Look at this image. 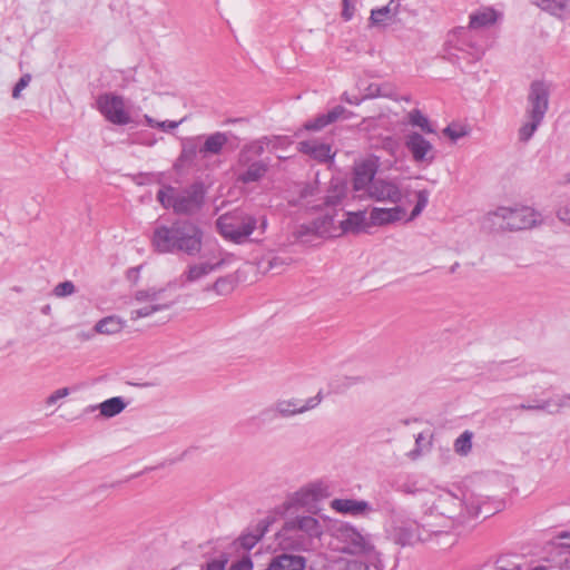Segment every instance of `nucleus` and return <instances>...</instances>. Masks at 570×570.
<instances>
[{"mask_svg":"<svg viewBox=\"0 0 570 570\" xmlns=\"http://www.w3.org/2000/svg\"><path fill=\"white\" fill-rule=\"evenodd\" d=\"M204 230L188 218L157 224L150 236L155 253L197 257L203 249Z\"/></svg>","mask_w":570,"mask_h":570,"instance_id":"obj_1","label":"nucleus"},{"mask_svg":"<svg viewBox=\"0 0 570 570\" xmlns=\"http://www.w3.org/2000/svg\"><path fill=\"white\" fill-rule=\"evenodd\" d=\"M207 188L200 180L194 181L183 189L166 186L157 193V200L165 209H173L174 214L193 217L198 215L206 203Z\"/></svg>","mask_w":570,"mask_h":570,"instance_id":"obj_2","label":"nucleus"},{"mask_svg":"<svg viewBox=\"0 0 570 570\" xmlns=\"http://www.w3.org/2000/svg\"><path fill=\"white\" fill-rule=\"evenodd\" d=\"M541 215L528 206L499 207L483 219V227L490 230H522L537 226Z\"/></svg>","mask_w":570,"mask_h":570,"instance_id":"obj_3","label":"nucleus"},{"mask_svg":"<svg viewBox=\"0 0 570 570\" xmlns=\"http://www.w3.org/2000/svg\"><path fill=\"white\" fill-rule=\"evenodd\" d=\"M257 218L242 209L220 215L216 219L217 232L226 240L237 245L246 243L257 228Z\"/></svg>","mask_w":570,"mask_h":570,"instance_id":"obj_4","label":"nucleus"},{"mask_svg":"<svg viewBox=\"0 0 570 570\" xmlns=\"http://www.w3.org/2000/svg\"><path fill=\"white\" fill-rule=\"evenodd\" d=\"M391 524L395 541L403 547L426 542L432 540L433 537L446 534L440 525L431 523L428 518L419 523L415 520L404 519L400 514Z\"/></svg>","mask_w":570,"mask_h":570,"instance_id":"obj_5","label":"nucleus"},{"mask_svg":"<svg viewBox=\"0 0 570 570\" xmlns=\"http://www.w3.org/2000/svg\"><path fill=\"white\" fill-rule=\"evenodd\" d=\"M336 538L344 544L343 551L351 554L371 552L374 547L368 534H363L350 523H343L335 530Z\"/></svg>","mask_w":570,"mask_h":570,"instance_id":"obj_6","label":"nucleus"},{"mask_svg":"<svg viewBox=\"0 0 570 570\" xmlns=\"http://www.w3.org/2000/svg\"><path fill=\"white\" fill-rule=\"evenodd\" d=\"M96 105L101 115L114 125L125 126L131 121L129 114L125 110V100L119 95L102 94L97 98Z\"/></svg>","mask_w":570,"mask_h":570,"instance_id":"obj_7","label":"nucleus"},{"mask_svg":"<svg viewBox=\"0 0 570 570\" xmlns=\"http://www.w3.org/2000/svg\"><path fill=\"white\" fill-rule=\"evenodd\" d=\"M328 495V487L322 482H315L293 493L284 503V507L285 510L293 508H312Z\"/></svg>","mask_w":570,"mask_h":570,"instance_id":"obj_8","label":"nucleus"},{"mask_svg":"<svg viewBox=\"0 0 570 570\" xmlns=\"http://www.w3.org/2000/svg\"><path fill=\"white\" fill-rule=\"evenodd\" d=\"M550 87L541 80L532 81L528 94L525 116L543 120L549 109Z\"/></svg>","mask_w":570,"mask_h":570,"instance_id":"obj_9","label":"nucleus"},{"mask_svg":"<svg viewBox=\"0 0 570 570\" xmlns=\"http://www.w3.org/2000/svg\"><path fill=\"white\" fill-rule=\"evenodd\" d=\"M377 170L379 159L376 157H367L355 161L352 179L353 189L355 191H366L368 186L376 180L375 175Z\"/></svg>","mask_w":570,"mask_h":570,"instance_id":"obj_10","label":"nucleus"},{"mask_svg":"<svg viewBox=\"0 0 570 570\" xmlns=\"http://www.w3.org/2000/svg\"><path fill=\"white\" fill-rule=\"evenodd\" d=\"M404 146L411 153L415 163L430 165L435 158L433 145L417 131H412L405 136Z\"/></svg>","mask_w":570,"mask_h":570,"instance_id":"obj_11","label":"nucleus"},{"mask_svg":"<svg viewBox=\"0 0 570 570\" xmlns=\"http://www.w3.org/2000/svg\"><path fill=\"white\" fill-rule=\"evenodd\" d=\"M365 194L376 202L397 204L402 200V191L399 185L392 180L381 178L372 183Z\"/></svg>","mask_w":570,"mask_h":570,"instance_id":"obj_12","label":"nucleus"},{"mask_svg":"<svg viewBox=\"0 0 570 570\" xmlns=\"http://www.w3.org/2000/svg\"><path fill=\"white\" fill-rule=\"evenodd\" d=\"M323 395L320 391L315 396L302 402L298 399L283 400L275 403L278 416L288 417L315 409L322 402Z\"/></svg>","mask_w":570,"mask_h":570,"instance_id":"obj_13","label":"nucleus"},{"mask_svg":"<svg viewBox=\"0 0 570 570\" xmlns=\"http://www.w3.org/2000/svg\"><path fill=\"white\" fill-rule=\"evenodd\" d=\"M313 543L314 542L308 538V535L303 534V532L287 529V521H285L279 533V544L283 549L308 551L312 549Z\"/></svg>","mask_w":570,"mask_h":570,"instance_id":"obj_14","label":"nucleus"},{"mask_svg":"<svg viewBox=\"0 0 570 570\" xmlns=\"http://www.w3.org/2000/svg\"><path fill=\"white\" fill-rule=\"evenodd\" d=\"M273 521L269 517L259 520L253 529H248L234 542L235 548L237 550L243 549L244 551L252 550L268 531Z\"/></svg>","mask_w":570,"mask_h":570,"instance_id":"obj_15","label":"nucleus"},{"mask_svg":"<svg viewBox=\"0 0 570 570\" xmlns=\"http://www.w3.org/2000/svg\"><path fill=\"white\" fill-rule=\"evenodd\" d=\"M331 508L342 514L353 517H367L373 512V505L365 500L355 499H334L331 501Z\"/></svg>","mask_w":570,"mask_h":570,"instance_id":"obj_16","label":"nucleus"},{"mask_svg":"<svg viewBox=\"0 0 570 570\" xmlns=\"http://www.w3.org/2000/svg\"><path fill=\"white\" fill-rule=\"evenodd\" d=\"M287 529L303 532L313 542L323 534V524L312 515H301L287 520Z\"/></svg>","mask_w":570,"mask_h":570,"instance_id":"obj_17","label":"nucleus"},{"mask_svg":"<svg viewBox=\"0 0 570 570\" xmlns=\"http://www.w3.org/2000/svg\"><path fill=\"white\" fill-rule=\"evenodd\" d=\"M347 185L341 178H332L326 190V195L323 197L322 203L314 206V209L335 208L341 205L343 199L346 197Z\"/></svg>","mask_w":570,"mask_h":570,"instance_id":"obj_18","label":"nucleus"},{"mask_svg":"<svg viewBox=\"0 0 570 570\" xmlns=\"http://www.w3.org/2000/svg\"><path fill=\"white\" fill-rule=\"evenodd\" d=\"M298 151L308 155L311 158L318 163L333 161L335 153L328 144L320 142L317 140H304L298 142Z\"/></svg>","mask_w":570,"mask_h":570,"instance_id":"obj_19","label":"nucleus"},{"mask_svg":"<svg viewBox=\"0 0 570 570\" xmlns=\"http://www.w3.org/2000/svg\"><path fill=\"white\" fill-rule=\"evenodd\" d=\"M353 114L343 106H335L326 114H321L313 120L305 122L304 128L306 130L317 131L338 120L340 118L348 119Z\"/></svg>","mask_w":570,"mask_h":570,"instance_id":"obj_20","label":"nucleus"},{"mask_svg":"<svg viewBox=\"0 0 570 570\" xmlns=\"http://www.w3.org/2000/svg\"><path fill=\"white\" fill-rule=\"evenodd\" d=\"M461 507V500L453 495L451 492H444L440 494L431 507L432 513H436L440 517L446 519H453L456 515V511Z\"/></svg>","mask_w":570,"mask_h":570,"instance_id":"obj_21","label":"nucleus"},{"mask_svg":"<svg viewBox=\"0 0 570 570\" xmlns=\"http://www.w3.org/2000/svg\"><path fill=\"white\" fill-rule=\"evenodd\" d=\"M406 214V210L401 206L393 208L374 207L371 210L370 219L371 225L383 226L401 220Z\"/></svg>","mask_w":570,"mask_h":570,"instance_id":"obj_22","label":"nucleus"},{"mask_svg":"<svg viewBox=\"0 0 570 570\" xmlns=\"http://www.w3.org/2000/svg\"><path fill=\"white\" fill-rule=\"evenodd\" d=\"M225 264L224 259H219L216 263L203 262L197 264L188 265L187 269L181 275L187 283L197 282L213 272L222 268Z\"/></svg>","mask_w":570,"mask_h":570,"instance_id":"obj_23","label":"nucleus"},{"mask_svg":"<svg viewBox=\"0 0 570 570\" xmlns=\"http://www.w3.org/2000/svg\"><path fill=\"white\" fill-rule=\"evenodd\" d=\"M204 136L185 137L181 139V151L177 159V164L191 165L194 164L198 154H200V140Z\"/></svg>","mask_w":570,"mask_h":570,"instance_id":"obj_24","label":"nucleus"},{"mask_svg":"<svg viewBox=\"0 0 570 570\" xmlns=\"http://www.w3.org/2000/svg\"><path fill=\"white\" fill-rule=\"evenodd\" d=\"M268 144V138L263 137L261 139L254 140L245 146L238 153V166H245L246 164L257 161L256 158L261 157L265 147Z\"/></svg>","mask_w":570,"mask_h":570,"instance_id":"obj_25","label":"nucleus"},{"mask_svg":"<svg viewBox=\"0 0 570 570\" xmlns=\"http://www.w3.org/2000/svg\"><path fill=\"white\" fill-rule=\"evenodd\" d=\"M305 566L304 557L283 553L271 561L267 570H304Z\"/></svg>","mask_w":570,"mask_h":570,"instance_id":"obj_26","label":"nucleus"},{"mask_svg":"<svg viewBox=\"0 0 570 570\" xmlns=\"http://www.w3.org/2000/svg\"><path fill=\"white\" fill-rule=\"evenodd\" d=\"M228 142V136L226 132L216 131L205 137V141L202 145L200 155L206 158L212 155H219L226 144Z\"/></svg>","mask_w":570,"mask_h":570,"instance_id":"obj_27","label":"nucleus"},{"mask_svg":"<svg viewBox=\"0 0 570 570\" xmlns=\"http://www.w3.org/2000/svg\"><path fill=\"white\" fill-rule=\"evenodd\" d=\"M244 167H246V169L237 176V180L243 184H250L261 180L268 170V164L264 160L249 163Z\"/></svg>","mask_w":570,"mask_h":570,"instance_id":"obj_28","label":"nucleus"},{"mask_svg":"<svg viewBox=\"0 0 570 570\" xmlns=\"http://www.w3.org/2000/svg\"><path fill=\"white\" fill-rule=\"evenodd\" d=\"M346 218L340 223V228L343 234L353 233L357 234L365 229L366 216L364 210L347 212Z\"/></svg>","mask_w":570,"mask_h":570,"instance_id":"obj_29","label":"nucleus"},{"mask_svg":"<svg viewBox=\"0 0 570 570\" xmlns=\"http://www.w3.org/2000/svg\"><path fill=\"white\" fill-rule=\"evenodd\" d=\"M335 212L326 213L314 220H312V227L315 230L316 237L327 238L335 236L334 232L336 230L335 225Z\"/></svg>","mask_w":570,"mask_h":570,"instance_id":"obj_30","label":"nucleus"},{"mask_svg":"<svg viewBox=\"0 0 570 570\" xmlns=\"http://www.w3.org/2000/svg\"><path fill=\"white\" fill-rule=\"evenodd\" d=\"M373 505V512H380L392 523L401 512L397 510L395 502L389 495H379L375 498Z\"/></svg>","mask_w":570,"mask_h":570,"instance_id":"obj_31","label":"nucleus"},{"mask_svg":"<svg viewBox=\"0 0 570 570\" xmlns=\"http://www.w3.org/2000/svg\"><path fill=\"white\" fill-rule=\"evenodd\" d=\"M497 21V11L494 9H485L483 11L474 12L470 16L469 28L481 29L492 26Z\"/></svg>","mask_w":570,"mask_h":570,"instance_id":"obj_32","label":"nucleus"},{"mask_svg":"<svg viewBox=\"0 0 570 570\" xmlns=\"http://www.w3.org/2000/svg\"><path fill=\"white\" fill-rule=\"evenodd\" d=\"M127 403L121 396H114L101 402L97 407L105 417H114L126 409Z\"/></svg>","mask_w":570,"mask_h":570,"instance_id":"obj_33","label":"nucleus"},{"mask_svg":"<svg viewBox=\"0 0 570 570\" xmlns=\"http://www.w3.org/2000/svg\"><path fill=\"white\" fill-rule=\"evenodd\" d=\"M399 2L391 0L386 6L373 9L371 11L370 20L373 24H382L386 20H391L397 11Z\"/></svg>","mask_w":570,"mask_h":570,"instance_id":"obj_34","label":"nucleus"},{"mask_svg":"<svg viewBox=\"0 0 570 570\" xmlns=\"http://www.w3.org/2000/svg\"><path fill=\"white\" fill-rule=\"evenodd\" d=\"M124 327L121 320L117 316H106L98 321L94 327V332L99 334H116Z\"/></svg>","mask_w":570,"mask_h":570,"instance_id":"obj_35","label":"nucleus"},{"mask_svg":"<svg viewBox=\"0 0 570 570\" xmlns=\"http://www.w3.org/2000/svg\"><path fill=\"white\" fill-rule=\"evenodd\" d=\"M407 121L412 127H417L424 134H434L435 128L430 122L429 118L422 114L420 109H412L407 114Z\"/></svg>","mask_w":570,"mask_h":570,"instance_id":"obj_36","label":"nucleus"},{"mask_svg":"<svg viewBox=\"0 0 570 570\" xmlns=\"http://www.w3.org/2000/svg\"><path fill=\"white\" fill-rule=\"evenodd\" d=\"M570 403V395H563L558 401L547 400V401H540L535 404H530V411H548L549 413H557L559 410L563 406L569 405Z\"/></svg>","mask_w":570,"mask_h":570,"instance_id":"obj_37","label":"nucleus"},{"mask_svg":"<svg viewBox=\"0 0 570 570\" xmlns=\"http://www.w3.org/2000/svg\"><path fill=\"white\" fill-rule=\"evenodd\" d=\"M535 4L553 16L561 17L570 4V0H537Z\"/></svg>","mask_w":570,"mask_h":570,"instance_id":"obj_38","label":"nucleus"},{"mask_svg":"<svg viewBox=\"0 0 570 570\" xmlns=\"http://www.w3.org/2000/svg\"><path fill=\"white\" fill-rule=\"evenodd\" d=\"M365 382V377L361 375L343 376L332 383V389L335 393H344L346 390L354 385Z\"/></svg>","mask_w":570,"mask_h":570,"instance_id":"obj_39","label":"nucleus"},{"mask_svg":"<svg viewBox=\"0 0 570 570\" xmlns=\"http://www.w3.org/2000/svg\"><path fill=\"white\" fill-rule=\"evenodd\" d=\"M473 433L469 430L464 431L454 442V451L458 454L466 455L472 449Z\"/></svg>","mask_w":570,"mask_h":570,"instance_id":"obj_40","label":"nucleus"},{"mask_svg":"<svg viewBox=\"0 0 570 570\" xmlns=\"http://www.w3.org/2000/svg\"><path fill=\"white\" fill-rule=\"evenodd\" d=\"M293 236L301 243H311L313 238L316 237L315 230L312 227V222L298 225L293 232Z\"/></svg>","mask_w":570,"mask_h":570,"instance_id":"obj_41","label":"nucleus"},{"mask_svg":"<svg viewBox=\"0 0 570 570\" xmlns=\"http://www.w3.org/2000/svg\"><path fill=\"white\" fill-rule=\"evenodd\" d=\"M528 119H529V121L523 124L519 129V140L523 141V142H527L532 138V136L537 131L538 127L543 121L538 118H528Z\"/></svg>","mask_w":570,"mask_h":570,"instance_id":"obj_42","label":"nucleus"},{"mask_svg":"<svg viewBox=\"0 0 570 570\" xmlns=\"http://www.w3.org/2000/svg\"><path fill=\"white\" fill-rule=\"evenodd\" d=\"M206 291H214L218 295H227L233 291V281L229 276L218 277Z\"/></svg>","mask_w":570,"mask_h":570,"instance_id":"obj_43","label":"nucleus"},{"mask_svg":"<svg viewBox=\"0 0 570 570\" xmlns=\"http://www.w3.org/2000/svg\"><path fill=\"white\" fill-rule=\"evenodd\" d=\"M428 203H429V191L426 189L419 190L416 193V204H415L414 208L412 209L411 215L406 219V222L413 220L419 215H421V213L428 206Z\"/></svg>","mask_w":570,"mask_h":570,"instance_id":"obj_44","label":"nucleus"},{"mask_svg":"<svg viewBox=\"0 0 570 570\" xmlns=\"http://www.w3.org/2000/svg\"><path fill=\"white\" fill-rule=\"evenodd\" d=\"M171 304H153L135 311H131V320H138L153 315L156 312L164 311L170 307Z\"/></svg>","mask_w":570,"mask_h":570,"instance_id":"obj_45","label":"nucleus"},{"mask_svg":"<svg viewBox=\"0 0 570 570\" xmlns=\"http://www.w3.org/2000/svg\"><path fill=\"white\" fill-rule=\"evenodd\" d=\"M395 490L405 494H414L420 489L415 480L411 476H406L404 480H400L395 483Z\"/></svg>","mask_w":570,"mask_h":570,"instance_id":"obj_46","label":"nucleus"},{"mask_svg":"<svg viewBox=\"0 0 570 570\" xmlns=\"http://www.w3.org/2000/svg\"><path fill=\"white\" fill-rule=\"evenodd\" d=\"M163 292V289H156V288H148V289H140L136 292L135 298L138 302H155L157 301L159 294Z\"/></svg>","mask_w":570,"mask_h":570,"instance_id":"obj_47","label":"nucleus"},{"mask_svg":"<svg viewBox=\"0 0 570 570\" xmlns=\"http://www.w3.org/2000/svg\"><path fill=\"white\" fill-rule=\"evenodd\" d=\"M76 291V286L75 284L71 282V281H65L62 283H59L55 289H53V294L57 296V297H66V296H69L71 294H73Z\"/></svg>","mask_w":570,"mask_h":570,"instance_id":"obj_48","label":"nucleus"},{"mask_svg":"<svg viewBox=\"0 0 570 570\" xmlns=\"http://www.w3.org/2000/svg\"><path fill=\"white\" fill-rule=\"evenodd\" d=\"M443 134L452 141H456L458 139L464 137L468 132L463 127H454L453 125H449L443 129Z\"/></svg>","mask_w":570,"mask_h":570,"instance_id":"obj_49","label":"nucleus"},{"mask_svg":"<svg viewBox=\"0 0 570 570\" xmlns=\"http://www.w3.org/2000/svg\"><path fill=\"white\" fill-rule=\"evenodd\" d=\"M292 262L291 257H283V256H273L268 261V267L269 269H275L277 273H281L282 268L285 265H288Z\"/></svg>","mask_w":570,"mask_h":570,"instance_id":"obj_50","label":"nucleus"},{"mask_svg":"<svg viewBox=\"0 0 570 570\" xmlns=\"http://www.w3.org/2000/svg\"><path fill=\"white\" fill-rule=\"evenodd\" d=\"M30 81V73H24L23 76H21V78L18 80V82L14 85L12 89V97L14 99H18L20 97L21 91L29 85Z\"/></svg>","mask_w":570,"mask_h":570,"instance_id":"obj_51","label":"nucleus"},{"mask_svg":"<svg viewBox=\"0 0 570 570\" xmlns=\"http://www.w3.org/2000/svg\"><path fill=\"white\" fill-rule=\"evenodd\" d=\"M277 417H278V413L276 411L275 405L271 406V407H267V409H264L258 414V420L262 423H271V422L275 421Z\"/></svg>","mask_w":570,"mask_h":570,"instance_id":"obj_52","label":"nucleus"},{"mask_svg":"<svg viewBox=\"0 0 570 570\" xmlns=\"http://www.w3.org/2000/svg\"><path fill=\"white\" fill-rule=\"evenodd\" d=\"M227 562V554H222L219 556V558L213 559L212 561L207 562L206 570H225Z\"/></svg>","mask_w":570,"mask_h":570,"instance_id":"obj_53","label":"nucleus"},{"mask_svg":"<svg viewBox=\"0 0 570 570\" xmlns=\"http://www.w3.org/2000/svg\"><path fill=\"white\" fill-rule=\"evenodd\" d=\"M355 2L356 0H342V17L345 21H348L353 18L355 12Z\"/></svg>","mask_w":570,"mask_h":570,"instance_id":"obj_54","label":"nucleus"},{"mask_svg":"<svg viewBox=\"0 0 570 570\" xmlns=\"http://www.w3.org/2000/svg\"><path fill=\"white\" fill-rule=\"evenodd\" d=\"M557 217L570 226V199L559 206Z\"/></svg>","mask_w":570,"mask_h":570,"instance_id":"obj_55","label":"nucleus"},{"mask_svg":"<svg viewBox=\"0 0 570 570\" xmlns=\"http://www.w3.org/2000/svg\"><path fill=\"white\" fill-rule=\"evenodd\" d=\"M253 569V562L252 559L246 556L242 559L237 560L236 562L232 563L230 568L228 570H252Z\"/></svg>","mask_w":570,"mask_h":570,"instance_id":"obj_56","label":"nucleus"},{"mask_svg":"<svg viewBox=\"0 0 570 570\" xmlns=\"http://www.w3.org/2000/svg\"><path fill=\"white\" fill-rule=\"evenodd\" d=\"M317 187L315 184H304L301 186L298 190V198L299 199H306L308 197H312L316 194Z\"/></svg>","mask_w":570,"mask_h":570,"instance_id":"obj_57","label":"nucleus"},{"mask_svg":"<svg viewBox=\"0 0 570 570\" xmlns=\"http://www.w3.org/2000/svg\"><path fill=\"white\" fill-rule=\"evenodd\" d=\"M341 570H368V567L364 561L351 560Z\"/></svg>","mask_w":570,"mask_h":570,"instance_id":"obj_58","label":"nucleus"},{"mask_svg":"<svg viewBox=\"0 0 570 570\" xmlns=\"http://www.w3.org/2000/svg\"><path fill=\"white\" fill-rule=\"evenodd\" d=\"M69 394V389L68 387H62V389H59L57 391H55L48 399H47V404L49 405H52L55 404L58 400L67 396Z\"/></svg>","mask_w":570,"mask_h":570,"instance_id":"obj_59","label":"nucleus"},{"mask_svg":"<svg viewBox=\"0 0 570 570\" xmlns=\"http://www.w3.org/2000/svg\"><path fill=\"white\" fill-rule=\"evenodd\" d=\"M181 122H183V120H179V121H174V120L159 121V122H157V128H160L164 131H171V130L176 129Z\"/></svg>","mask_w":570,"mask_h":570,"instance_id":"obj_60","label":"nucleus"},{"mask_svg":"<svg viewBox=\"0 0 570 570\" xmlns=\"http://www.w3.org/2000/svg\"><path fill=\"white\" fill-rule=\"evenodd\" d=\"M504 562H505V558H500L497 561V569L495 570H520L519 564H517L514 562H511V567L509 569H504Z\"/></svg>","mask_w":570,"mask_h":570,"instance_id":"obj_61","label":"nucleus"},{"mask_svg":"<svg viewBox=\"0 0 570 570\" xmlns=\"http://www.w3.org/2000/svg\"><path fill=\"white\" fill-rule=\"evenodd\" d=\"M363 98H360L357 96L350 97L346 92L343 95V100H345L347 104L351 105H360L362 102Z\"/></svg>","mask_w":570,"mask_h":570,"instance_id":"obj_62","label":"nucleus"},{"mask_svg":"<svg viewBox=\"0 0 570 570\" xmlns=\"http://www.w3.org/2000/svg\"><path fill=\"white\" fill-rule=\"evenodd\" d=\"M257 228H259L262 230V233H264L267 228V218L266 216H262L259 218H257Z\"/></svg>","mask_w":570,"mask_h":570,"instance_id":"obj_63","label":"nucleus"},{"mask_svg":"<svg viewBox=\"0 0 570 570\" xmlns=\"http://www.w3.org/2000/svg\"><path fill=\"white\" fill-rule=\"evenodd\" d=\"M92 335H94L92 333L81 332V333L78 334V338L80 341H88V340H90L92 337Z\"/></svg>","mask_w":570,"mask_h":570,"instance_id":"obj_64","label":"nucleus"}]
</instances>
